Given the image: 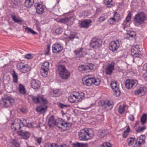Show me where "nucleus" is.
Segmentation results:
<instances>
[{
  "label": "nucleus",
  "mask_w": 147,
  "mask_h": 147,
  "mask_svg": "<svg viewBox=\"0 0 147 147\" xmlns=\"http://www.w3.org/2000/svg\"><path fill=\"white\" fill-rule=\"evenodd\" d=\"M69 19L68 17H65L61 19L59 21V22L61 23H65L68 22L69 21Z\"/></svg>",
  "instance_id": "48"
},
{
  "label": "nucleus",
  "mask_w": 147,
  "mask_h": 147,
  "mask_svg": "<svg viewBox=\"0 0 147 147\" xmlns=\"http://www.w3.org/2000/svg\"><path fill=\"white\" fill-rule=\"evenodd\" d=\"M77 99V98L75 94V92L71 94L70 96L69 97L68 100L69 102L71 103H74Z\"/></svg>",
  "instance_id": "32"
},
{
  "label": "nucleus",
  "mask_w": 147,
  "mask_h": 147,
  "mask_svg": "<svg viewBox=\"0 0 147 147\" xmlns=\"http://www.w3.org/2000/svg\"><path fill=\"white\" fill-rule=\"evenodd\" d=\"M147 121V114H144L141 118V122L142 125L144 124Z\"/></svg>",
  "instance_id": "39"
},
{
  "label": "nucleus",
  "mask_w": 147,
  "mask_h": 147,
  "mask_svg": "<svg viewBox=\"0 0 147 147\" xmlns=\"http://www.w3.org/2000/svg\"><path fill=\"white\" fill-rule=\"evenodd\" d=\"M76 34L74 32H71L70 33L69 35L66 37V39L68 41H73V40L76 37Z\"/></svg>",
  "instance_id": "31"
},
{
  "label": "nucleus",
  "mask_w": 147,
  "mask_h": 147,
  "mask_svg": "<svg viewBox=\"0 0 147 147\" xmlns=\"http://www.w3.org/2000/svg\"><path fill=\"white\" fill-rule=\"evenodd\" d=\"M24 57L27 59H30L32 58L33 56L31 54H27L25 55Z\"/></svg>",
  "instance_id": "56"
},
{
  "label": "nucleus",
  "mask_w": 147,
  "mask_h": 147,
  "mask_svg": "<svg viewBox=\"0 0 147 147\" xmlns=\"http://www.w3.org/2000/svg\"><path fill=\"white\" fill-rule=\"evenodd\" d=\"M131 17V16L130 13H129L127 16L126 17L124 21V22L123 24V25H126L127 24L130 20Z\"/></svg>",
  "instance_id": "37"
},
{
  "label": "nucleus",
  "mask_w": 147,
  "mask_h": 147,
  "mask_svg": "<svg viewBox=\"0 0 147 147\" xmlns=\"http://www.w3.org/2000/svg\"><path fill=\"white\" fill-rule=\"evenodd\" d=\"M47 108V107L46 105L40 106L37 107L36 110L37 112L43 113L45 112Z\"/></svg>",
  "instance_id": "27"
},
{
  "label": "nucleus",
  "mask_w": 147,
  "mask_h": 147,
  "mask_svg": "<svg viewBox=\"0 0 147 147\" xmlns=\"http://www.w3.org/2000/svg\"><path fill=\"white\" fill-rule=\"evenodd\" d=\"M40 101H41L43 103L46 104L47 103V100L44 98L43 97L41 96L40 95Z\"/></svg>",
  "instance_id": "51"
},
{
  "label": "nucleus",
  "mask_w": 147,
  "mask_h": 147,
  "mask_svg": "<svg viewBox=\"0 0 147 147\" xmlns=\"http://www.w3.org/2000/svg\"><path fill=\"white\" fill-rule=\"evenodd\" d=\"M133 57L135 58L138 57L139 58H141L142 57V55L139 53V52H138L137 53H136L134 55H132Z\"/></svg>",
  "instance_id": "58"
},
{
  "label": "nucleus",
  "mask_w": 147,
  "mask_h": 147,
  "mask_svg": "<svg viewBox=\"0 0 147 147\" xmlns=\"http://www.w3.org/2000/svg\"><path fill=\"white\" fill-rule=\"evenodd\" d=\"M146 92V88L145 87H140L137 90H135L134 94L136 95L140 94L141 96H143Z\"/></svg>",
  "instance_id": "12"
},
{
  "label": "nucleus",
  "mask_w": 147,
  "mask_h": 147,
  "mask_svg": "<svg viewBox=\"0 0 147 147\" xmlns=\"http://www.w3.org/2000/svg\"><path fill=\"white\" fill-rule=\"evenodd\" d=\"M50 45H47V48L45 50V52L46 53V55H47L49 53V52L50 51Z\"/></svg>",
  "instance_id": "60"
},
{
  "label": "nucleus",
  "mask_w": 147,
  "mask_h": 147,
  "mask_svg": "<svg viewBox=\"0 0 147 147\" xmlns=\"http://www.w3.org/2000/svg\"><path fill=\"white\" fill-rule=\"evenodd\" d=\"M67 70L64 65H59L58 66V70L59 74H62L63 72H64L65 71Z\"/></svg>",
  "instance_id": "35"
},
{
  "label": "nucleus",
  "mask_w": 147,
  "mask_h": 147,
  "mask_svg": "<svg viewBox=\"0 0 147 147\" xmlns=\"http://www.w3.org/2000/svg\"><path fill=\"white\" fill-rule=\"evenodd\" d=\"M135 138H134L130 137V138H128L127 140L128 141V145L129 146H131L132 145L134 142L135 141Z\"/></svg>",
  "instance_id": "43"
},
{
  "label": "nucleus",
  "mask_w": 147,
  "mask_h": 147,
  "mask_svg": "<svg viewBox=\"0 0 147 147\" xmlns=\"http://www.w3.org/2000/svg\"><path fill=\"white\" fill-rule=\"evenodd\" d=\"M34 3V0H25L24 2L25 6L27 8L31 7Z\"/></svg>",
  "instance_id": "28"
},
{
  "label": "nucleus",
  "mask_w": 147,
  "mask_h": 147,
  "mask_svg": "<svg viewBox=\"0 0 147 147\" xmlns=\"http://www.w3.org/2000/svg\"><path fill=\"white\" fill-rule=\"evenodd\" d=\"M11 144L13 147H20L19 144L15 140H13L11 142Z\"/></svg>",
  "instance_id": "47"
},
{
  "label": "nucleus",
  "mask_w": 147,
  "mask_h": 147,
  "mask_svg": "<svg viewBox=\"0 0 147 147\" xmlns=\"http://www.w3.org/2000/svg\"><path fill=\"white\" fill-rule=\"evenodd\" d=\"M56 121L54 119L53 116L50 117L49 120L48 125L50 127H51L55 125Z\"/></svg>",
  "instance_id": "29"
},
{
  "label": "nucleus",
  "mask_w": 147,
  "mask_h": 147,
  "mask_svg": "<svg viewBox=\"0 0 147 147\" xmlns=\"http://www.w3.org/2000/svg\"><path fill=\"white\" fill-rule=\"evenodd\" d=\"M117 83L116 82L114 81H112L111 83V87L112 89H113V87H115V86H117Z\"/></svg>",
  "instance_id": "59"
},
{
  "label": "nucleus",
  "mask_w": 147,
  "mask_h": 147,
  "mask_svg": "<svg viewBox=\"0 0 147 147\" xmlns=\"http://www.w3.org/2000/svg\"><path fill=\"white\" fill-rule=\"evenodd\" d=\"M143 69L146 71V72L144 74V76L145 80L147 81V63L144 65Z\"/></svg>",
  "instance_id": "42"
},
{
  "label": "nucleus",
  "mask_w": 147,
  "mask_h": 147,
  "mask_svg": "<svg viewBox=\"0 0 147 147\" xmlns=\"http://www.w3.org/2000/svg\"><path fill=\"white\" fill-rule=\"evenodd\" d=\"M84 48L81 47L74 51L75 55L76 57L80 58L83 55V51Z\"/></svg>",
  "instance_id": "20"
},
{
  "label": "nucleus",
  "mask_w": 147,
  "mask_h": 147,
  "mask_svg": "<svg viewBox=\"0 0 147 147\" xmlns=\"http://www.w3.org/2000/svg\"><path fill=\"white\" fill-rule=\"evenodd\" d=\"M104 2L107 7H110L112 5V0H104Z\"/></svg>",
  "instance_id": "44"
},
{
  "label": "nucleus",
  "mask_w": 147,
  "mask_h": 147,
  "mask_svg": "<svg viewBox=\"0 0 147 147\" xmlns=\"http://www.w3.org/2000/svg\"><path fill=\"white\" fill-rule=\"evenodd\" d=\"M94 65L92 63L89 64L87 65H82L78 67V69L80 72L84 71L89 72L93 69Z\"/></svg>",
  "instance_id": "7"
},
{
  "label": "nucleus",
  "mask_w": 147,
  "mask_h": 147,
  "mask_svg": "<svg viewBox=\"0 0 147 147\" xmlns=\"http://www.w3.org/2000/svg\"><path fill=\"white\" fill-rule=\"evenodd\" d=\"M82 81L83 84L88 86H90L93 84L92 77H89L86 79L84 78Z\"/></svg>",
  "instance_id": "21"
},
{
  "label": "nucleus",
  "mask_w": 147,
  "mask_h": 147,
  "mask_svg": "<svg viewBox=\"0 0 147 147\" xmlns=\"http://www.w3.org/2000/svg\"><path fill=\"white\" fill-rule=\"evenodd\" d=\"M125 105H121L119 107L118 111L120 114L123 113L125 111Z\"/></svg>",
  "instance_id": "45"
},
{
  "label": "nucleus",
  "mask_w": 147,
  "mask_h": 147,
  "mask_svg": "<svg viewBox=\"0 0 147 147\" xmlns=\"http://www.w3.org/2000/svg\"><path fill=\"white\" fill-rule=\"evenodd\" d=\"M145 129L146 127L145 126H144L142 127H138L137 129L136 130V131L137 132H138L139 131H142L144 130Z\"/></svg>",
  "instance_id": "55"
},
{
  "label": "nucleus",
  "mask_w": 147,
  "mask_h": 147,
  "mask_svg": "<svg viewBox=\"0 0 147 147\" xmlns=\"http://www.w3.org/2000/svg\"><path fill=\"white\" fill-rule=\"evenodd\" d=\"M36 138V141L37 142V143L39 145H40L42 139V138Z\"/></svg>",
  "instance_id": "61"
},
{
  "label": "nucleus",
  "mask_w": 147,
  "mask_h": 147,
  "mask_svg": "<svg viewBox=\"0 0 147 147\" xmlns=\"http://www.w3.org/2000/svg\"><path fill=\"white\" fill-rule=\"evenodd\" d=\"M40 95H38L36 96L32 97V101L36 103H38L40 102Z\"/></svg>",
  "instance_id": "41"
},
{
  "label": "nucleus",
  "mask_w": 147,
  "mask_h": 147,
  "mask_svg": "<svg viewBox=\"0 0 147 147\" xmlns=\"http://www.w3.org/2000/svg\"><path fill=\"white\" fill-rule=\"evenodd\" d=\"M105 19L104 16H100L98 18V21L100 22H103L105 21Z\"/></svg>",
  "instance_id": "57"
},
{
  "label": "nucleus",
  "mask_w": 147,
  "mask_h": 147,
  "mask_svg": "<svg viewBox=\"0 0 147 147\" xmlns=\"http://www.w3.org/2000/svg\"><path fill=\"white\" fill-rule=\"evenodd\" d=\"M59 107L62 109L67 108L70 106L68 105H64L61 103H59Z\"/></svg>",
  "instance_id": "54"
},
{
  "label": "nucleus",
  "mask_w": 147,
  "mask_h": 147,
  "mask_svg": "<svg viewBox=\"0 0 147 147\" xmlns=\"http://www.w3.org/2000/svg\"><path fill=\"white\" fill-rule=\"evenodd\" d=\"M136 35V32L133 31L128 32L125 34V37L127 39H130V38H133Z\"/></svg>",
  "instance_id": "23"
},
{
  "label": "nucleus",
  "mask_w": 147,
  "mask_h": 147,
  "mask_svg": "<svg viewBox=\"0 0 147 147\" xmlns=\"http://www.w3.org/2000/svg\"><path fill=\"white\" fill-rule=\"evenodd\" d=\"M11 128L12 129L16 130V129H19V130L21 128L20 124L19 123L15 122L12 123Z\"/></svg>",
  "instance_id": "30"
},
{
  "label": "nucleus",
  "mask_w": 147,
  "mask_h": 147,
  "mask_svg": "<svg viewBox=\"0 0 147 147\" xmlns=\"http://www.w3.org/2000/svg\"><path fill=\"white\" fill-rule=\"evenodd\" d=\"M11 18L15 22L17 23L20 24H22V22L23 21V20H21L18 18H16V16L15 15H12Z\"/></svg>",
  "instance_id": "38"
},
{
  "label": "nucleus",
  "mask_w": 147,
  "mask_h": 147,
  "mask_svg": "<svg viewBox=\"0 0 147 147\" xmlns=\"http://www.w3.org/2000/svg\"><path fill=\"white\" fill-rule=\"evenodd\" d=\"M114 88L112 89L114 92L115 94L117 96H119L120 94V91L119 89V86L117 84V86H115L113 87Z\"/></svg>",
  "instance_id": "33"
},
{
  "label": "nucleus",
  "mask_w": 147,
  "mask_h": 147,
  "mask_svg": "<svg viewBox=\"0 0 147 147\" xmlns=\"http://www.w3.org/2000/svg\"><path fill=\"white\" fill-rule=\"evenodd\" d=\"M63 31V29L60 27H59L55 30V33L57 34H61Z\"/></svg>",
  "instance_id": "52"
},
{
  "label": "nucleus",
  "mask_w": 147,
  "mask_h": 147,
  "mask_svg": "<svg viewBox=\"0 0 147 147\" xmlns=\"http://www.w3.org/2000/svg\"><path fill=\"white\" fill-rule=\"evenodd\" d=\"M63 49V47L60 44L55 43L52 46V51L54 53H59Z\"/></svg>",
  "instance_id": "13"
},
{
  "label": "nucleus",
  "mask_w": 147,
  "mask_h": 147,
  "mask_svg": "<svg viewBox=\"0 0 147 147\" xmlns=\"http://www.w3.org/2000/svg\"><path fill=\"white\" fill-rule=\"evenodd\" d=\"M14 100L10 97L2 98L0 102L1 106L5 108L9 107H11L14 102Z\"/></svg>",
  "instance_id": "4"
},
{
  "label": "nucleus",
  "mask_w": 147,
  "mask_h": 147,
  "mask_svg": "<svg viewBox=\"0 0 147 147\" xmlns=\"http://www.w3.org/2000/svg\"><path fill=\"white\" fill-rule=\"evenodd\" d=\"M12 72V76L13 77V81L15 83H17L18 81V74L14 70H13Z\"/></svg>",
  "instance_id": "34"
},
{
  "label": "nucleus",
  "mask_w": 147,
  "mask_h": 147,
  "mask_svg": "<svg viewBox=\"0 0 147 147\" xmlns=\"http://www.w3.org/2000/svg\"><path fill=\"white\" fill-rule=\"evenodd\" d=\"M88 144H84L81 143L80 147H88Z\"/></svg>",
  "instance_id": "64"
},
{
  "label": "nucleus",
  "mask_w": 147,
  "mask_h": 147,
  "mask_svg": "<svg viewBox=\"0 0 147 147\" xmlns=\"http://www.w3.org/2000/svg\"><path fill=\"white\" fill-rule=\"evenodd\" d=\"M116 22V20L115 18L112 17L109 19L108 21V23L110 25H113L114 24L115 22Z\"/></svg>",
  "instance_id": "49"
},
{
  "label": "nucleus",
  "mask_w": 147,
  "mask_h": 147,
  "mask_svg": "<svg viewBox=\"0 0 147 147\" xmlns=\"http://www.w3.org/2000/svg\"><path fill=\"white\" fill-rule=\"evenodd\" d=\"M79 138L81 140L86 141L91 139L94 136L92 130L90 129L85 128L78 132Z\"/></svg>",
  "instance_id": "1"
},
{
  "label": "nucleus",
  "mask_w": 147,
  "mask_h": 147,
  "mask_svg": "<svg viewBox=\"0 0 147 147\" xmlns=\"http://www.w3.org/2000/svg\"><path fill=\"white\" fill-rule=\"evenodd\" d=\"M81 143H77L73 144V147H80Z\"/></svg>",
  "instance_id": "63"
},
{
  "label": "nucleus",
  "mask_w": 147,
  "mask_h": 147,
  "mask_svg": "<svg viewBox=\"0 0 147 147\" xmlns=\"http://www.w3.org/2000/svg\"><path fill=\"white\" fill-rule=\"evenodd\" d=\"M37 13L38 14H41L44 12V9L43 5L39 3H36L34 5Z\"/></svg>",
  "instance_id": "15"
},
{
  "label": "nucleus",
  "mask_w": 147,
  "mask_h": 147,
  "mask_svg": "<svg viewBox=\"0 0 147 147\" xmlns=\"http://www.w3.org/2000/svg\"><path fill=\"white\" fill-rule=\"evenodd\" d=\"M138 47V46L136 47H133L131 51V54L132 55H134L135 54V55L138 52H140Z\"/></svg>",
  "instance_id": "36"
},
{
  "label": "nucleus",
  "mask_w": 147,
  "mask_h": 147,
  "mask_svg": "<svg viewBox=\"0 0 147 147\" xmlns=\"http://www.w3.org/2000/svg\"><path fill=\"white\" fill-rule=\"evenodd\" d=\"M112 144L108 142H104L100 145V147H112Z\"/></svg>",
  "instance_id": "46"
},
{
  "label": "nucleus",
  "mask_w": 147,
  "mask_h": 147,
  "mask_svg": "<svg viewBox=\"0 0 147 147\" xmlns=\"http://www.w3.org/2000/svg\"><path fill=\"white\" fill-rule=\"evenodd\" d=\"M18 135L21 136L22 138L27 139L30 136V134L29 131H24L23 130H21L17 132Z\"/></svg>",
  "instance_id": "17"
},
{
  "label": "nucleus",
  "mask_w": 147,
  "mask_h": 147,
  "mask_svg": "<svg viewBox=\"0 0 147 147\" xmlns=\"http://www.w3.org/2000/svg\"><path fill=\"white\" fill-rule=\"evenodd\" d=\"M115 64L114 62H111L110 64H109L105 69L106 73L107 74L110 75L112 74L114 69Z\"/></svg>",
  "instance_id": "14"
},
{
  "label": "nucleus",
  "mask_w": 147,
  "mask_h": 147,
  "mask_svg": "<svg viewBox=\"0 0 147 147\" xmlns=\"http://www.w3.org/2000/svg\"><path fill=\"white\" fill-rule=\"evenodd\" d=\"M102 42L100 39L93 38L90 44V45L92 48L96 49L101 46Z\"/></svg>",
  "instance_id": "6"
},
{
  "label": "nucleus",
  "mask_w": 147,
  "mask_h": 147,
  "mask_svg": "<svg viewBox=\"0 0 147 147\" xmlns=\"http://www.w3.org/2000/svg\"><path fill=\"white\" fill-rule=\"evenodd\" d=\"M54 94H57V96H58L59 95V90L58 89H55L53 91Z\"/></svg>",
  "instance_id": "62"
},
{
  "label": "nucleus",
  "mask_w": 147,
  "mask_h": 147,
  "mask_svg": "<svg viewBox=\"0 0 147 147\" xmlns=\"http://www.w3.org/2000/svg\"><path fill=\"white\" fill-rule=\"evenodd\" d=\"M17 67L18 69L24 73L28 72L30 69V67L28 64L24 65L23 63H22L18 64Z\"/></svg>",
  "instance_id": "10"
},
{
  "label": "nucleus",
  "mask_w": 147,
  "mask_h": 147,
  "mask_svg": "<svg viewBox=\"0 0 147 147\" xmlns=\"http://www.w3.org/2000/svg\"><path fill=\"white\" fill-rule=\"evenodd\" d=\"M120 42L121 41L118 39L115 41H111L109 45V49L113 52L116 51L120 46Z\"/></svg>",
  "instance_id": "9"
},
{
  "label": "nucleus",
  "mask_w": 147,
  "mask_h": 147,
  "mask_svg": "<svg viewBox=\"0 0 147 147\" xmlns=\"http://www.w3.org/2000/svg\"><path fill=\"white\" fill-rule=\"evenodd\" d=\"M145 136L142 135L138 138L134 145V147H141L142 145L145 142Z\"/></svg>",
  "instance_id": "11"
},
{
  "label": "nucleus",
  "mask_w": 147,
  "mask_h": 147,
  "mask_svg": "<svg viewBox=\"0 0 147 147\" xmlns=\"http://www.w3.org/2000/svg\"><path fill=\"white\" fill-rule=\"evenodd\" d=\"M138 83V82L136 80L127 79L125 82V87L127 89H130L135 87L137 85Z\"/></svg>",
  "instance_id": "8"
},
{
  "label": "nucleus",
  "mask_w": 147,
  "mask_h": 147,
  "mask_svg": "<svg viewBox=\"0 0 147 147\" xmlns=\"http://www.w3.org/2000/svg\"><path fill=\"white\" fill-rule=\"evenodd\" d=\"M59 75L61 78L64 79H67L69 77L70 74L69 72L67 70L63 72L62 74H60Z\"/></svg>",
  "instance_id": "24"
},
{
  "label": "nucleus",
  "mask_w": 147,
  "mask_h": 147,
  "mask_svg": "<svg viewBox=\"0 0 147 147\" xmlns=\"http://www.w3.org/2000/svg\"><path fill=\"white\" fill-rule=\"evenodd\" d=\"M75 94L77 98V100L79 102L82 101V99L85 98L84 93L81 92H75Z\"/></svg>",
  "instance_id": "19"
},
{
  "label": "nucleus",
  "mask_w": 147,
  "mask_h": 147,
  "mask_svg": "<svg viewBox=\"0 0 147 147\" xmlns=\"http://www.w3.org/2000/svg\"><path fill=\"white\" fill-rule=\"evenodd\" d=\"M113 17L115 18L116 20H118L120 19V15L115 12L114 13Z\"/></svg>",
  "instance_id": "53"
},
{
  "label": "nucleus",
  "mask_w": 147,
  "mask_h": 147,
  "mask_svg": "<svg viewBox=\"0 0 147 147\" xmlns=\"http://www.w3.org/2000/svg\"><path fill=\"white\" fill-rule=\"evenodd\" d=\"M31 87L34 89H38L40 86V82L39 81L37 80L33 79L30 82Z\"/></svg>",
  "instance_id": "16"
},
{
  "label": "nucleus",
  "mask_w": 147,
  "mask_h": 147,
  "mask_svg": "<svg viewBox=\"0 0 147 147\" xmlns=\"http://www.w3.org/2000/svg\"><path fill=\"white\" fill-rule=\"evenodd\" d=\"M108 134V131L105 129H100L98 133V136L101 138H103Z\"/></svg>",
  "instance_id": "25"
},
{
  "label": "nucleus",
  "mask_w": 147,
  "mask_h": 147,
  "mask_svg": "<svg viewBox=\"0 0 147 147\" xmlns=\"http://www.w3.org/2000/svg\"><path fill=\"white\" fill-rule=\"evenodd\" d=\"M90 20H87L81 22V27L82 28H87L89 27V24L91 22Z\"/></svg>",
  "instance_id": "22"
},
{
  "label": "nucleus",
  "mask_w": 147,
  "mask_h": 147,
  "mask_svg": "<svg viewBox=\"0 0 147 147\" xmlns=\"http://www.w3.org/2000/svg\"><path fill=\"white\" fill-rule=\"evenodd\" d=\"M93 84L96 86L99 85L100 83V80L99 78H96L92 77Z\"/></svg>",
  "instance_id": "40"
},
{
  "label": "nucleus",
  "mask_w": 147,
  "mask_h": 147,
  "mask_svg": "<svg viewBox=\"0 0 147 147\" xmlns=\"http://www.w3.org/2000/svg\"><path fill=\"white\" fill-rule=\"evenodd\" d=\"M55 125L63 131L69 129L72 125L71 123L66 122L62 119H59L56 121Z\"/></svg>",
  "instance_id": "2"
},
{
  "label": "nucleus",
  "mask_w": 147,
  "mask_h": 147,
  "mask_svg": "<svg viewBox=\"0 0 147 147\" xmlns=\"http://www.w3.org/2000/svg\"><path fill=\"white\" fill-rule=\"evenodd\" d=\"M25 30H27V32L28 33H32V34H36L37 33L33 30H32L30 28L28 27H27L26 28H25Z\"/></svg>",
  "instance_id": "50"
},
{
  "label": "nucleus",
  "mask_w": 147,
  "mask_h": 147,
  "mask_svg": "<svg viewBox=\"0 0 147 147\" xmlns=\"http://www.w3.org/2000/svg\"><path fill=\"white\" fill-rule=\"evenodd\" d=\"M49 63L48 62H45L42 63L40 69V73L42 76H47L49 70Z\"/></svg>",
  "instance_id": "5"
},
{
  "label": "nucleus",
  "mask_w": 147,
  "mask_h": 147,
  "mask_svg": "<svg viewBox=\"0 0 147 147\" xmlns=\"http://www.w3.org/2000/svg\"><path fill=\"white\" fill-rule=\"evenodd\" d=\"M146 20V14L142 12H140L135 16L134 20L135 23L141 25L144 24Z\"/></svg>",
  "instance_id": "3"
},
{
  "label": "nucleus",
  "mask_w": 147,
  "mask_h": 147,
  "mask_svg": "<svg viewBox=\"0 0 147 147\" xmlns=\"http://www.w3.org/2000/svg\"><path fill=\"white\" fill-rule=\"evenodd\" d=\"M18 90L19 92L22 94L25 95L26 93L25 87L22 84H19Z\"/></svg>",
  "instance_id": "26"
},
{
  "label": "nucleus",
  "mask_w": 147,
  "mask_h": 147,
  "mask_svg": "<svg viewBox=\"0 0 147 147\" xmlns=\"http://www.w3.org/2000/svg\"><path fill=\"white\" fill-rule=\"evenodd\" d=\"M102 106L107 110H110L113 108V105L112 101L109 100L105 101Z\"/></svg>",
  "instance_id": "18"
}]
</instances>
